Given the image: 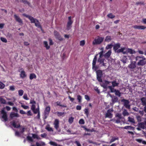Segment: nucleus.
<instances>
[{
  "mask_svg": "<svg viewBox=\"0 0 146 146\" xmlns=\"http://www.w3.org/2000/svg\"><path fill=\"white\" fill-rule=\"evenodd\" d=\"M98 54H96L94 57L92 63V69L94 71H96L97 78L98 81L100 82H102V78L103 76L102 72L100 70H97L98 69V66L96 65Z\"/></svg>",
  "mask_w": 146,
  "mask_h": 146,
  "instance_id": "nucleus-1",
  "label": "nucleus"
},
{
  "mask_svg": "<svg viewBox=\"0 0 146 146\" xmlns=\"http://www.w3.org/2000/svg\"><path fill=\"white\" fill-rule=\"evenodd\" d=\"M136 61L138 60L139 61L137 63V65L139 66H143L146 64L145 58L143 56H137L135 58Z\"/></svg>",
  "mask_w": 146,
  "mask_h": 146,
  "instance_id": "nucleus-2",
  "label": "nucleus"
},
{
  "mask_svg": "<svg viewBox=\"0 0 146 146\" xmlns=\"http://www.w3.org/2000/svg\"><path fill=\"white\" fill-rule=\"evenodd\" d=\"M104 39V38L98 36L97 38H95L93 41L92 44L93 45L99 44L102 43Z\"/></svg>",
  "mask_w": 146,
  "mask_h": 146,
  "instance_id": "nucleus-3",
  "label": "nucleus"
},
{
  "mask_svg": "<svg viewBox=\"0 0 146 146\" xmlns=\"http://www.w3.org/2000/svg\"><path fill=\"white\" fill-rule=\"evenodd\" d=\"M50 110V108L49 106H47L44 111V119H46L48 115Z\"/></svg>",
  "mask_w": 146,
  "mask_h": 146,
  "instance_id": "nucleus-4",
  "label": "nucleus"
},
{
  "mask_svg": "<svg viewBox=\"0 0 146 146\" xmlns=\"http://www.w3.org/2000/svg\"><path fill=\"white\" fill-rule=\"evenodd\" d=\"M54 34L55 38L60 41H62L63 40L62 37L61 36L60 34L56 31H54Z\"/></svg>",
  "mask_w": 146,
  "mask_h": 146,
  "instance_id": "nucleus-5",
  "label": "nucleus"
},
{
  "mask_svg": "<svg viewBox=\"0 0 146 146\" xmlns=\"http://www.w3.org/2000/svg\"><path fill=\"white\" fill-rule=\"evenodd\" d=\"M23 15L24 16L28 18L31 21V23H35L37 20L36 19L34 18L33 17L31 16L27 15L25 14H23Z\"/></svg>",
  "mask_w": 146,
  "mask_h": 146,
  "instance_id": "nucleus-6",
  "label": "nucleus"
},
{
  "mask_svg": "<svg viewBox=\"0 0 146 146\" xmlns=\"http://www.w3.org/2000/svg\"><path fill=\"white\" fill-rule=\"evenodd\" d=\"M140 100L142 105L144 106V111L145 113H146V98L145 97H142L141 98Z\"/></svg>",
  "mask_w": 146,
  "mask_h": 146,
  "instance_id": "nucleus-7",
  "label": "nucleus"
},
{
  "mask_svg": "<svg viewBox=\"0 0 146 146\" xmlns=\"http://www.w3.org/2000/svg\"><path fill=\"white\" fill-rule=\"evenodd\" d=\"M121 102L124 103V106L128 109L130 108V105L129 104V102L128 100L123 99L121 100Z\"/></svg>",
  "mask_w": 146,
  "mask_h": 146,
  "instance_id": "nucleus-8",
  "label": "nucleus"
},
{
  "mask_svg": "<svg viewBox=\"0 0 146 146\" xmlns=\"http://www.w3.org/2000/svg\"><path fill=\"white\" fill-rule=\"evenodd\" d=\"M1 113L3 115L2 118L4 120L6 121L8 120L7 116V113L5 111L4 108L2 109L1 111Z\"/></svg>",
  "mask_w": 146,
  "mask_h": 146,
  "instance_id": "nucleus-9",
  "label": "nucleus"
},
{
  "mask_svg": "<svg viewBox=\"0 0 146 146\" xmlns=\"http://www.w3.org/2000/svg\"><path fill=\"white\" fill-rule=\"evenodd\" d=\"M113 110H108L105 114V118H111L113 117V114L111 113V112H113Z\"/></svg>",
  "mask_w": 146,
  "mask_h": 146,
  "instance_id": "nucleus-10",
  "label": "nucleus"
},
{
  "mask_svg": "<svg viewBox=\"0 0 146 146\" xmlns=\"http://www.w3.org/2000/svg\"><path fill=\"white\" fill-rule=\"evenodd\" d=\"M68 21L67 22V28L68 30L70 29L71 25L73 23V21L71 20V17L70 16L68 18Z\"/></svg>",
  "mask_w": 146,
  "mask_h": 146,
  "instance_id": "nucleus-11",
  "label": "nucleus"
},
{
  "mask_svg": "<svg viewBox=\"0 0 146 146\" xmlns=\"http://www.w3.org/2000/svg\"><path fill=\"white\" fill-rule=\"evenodd\" d=\"M105 60V59L102 58H99L98 60V62L99 63V65L100 66H106L104 62Z\"/></svg>",
  "mask_w": 146,
  "mask_h": 146,
  "instance_id": "nucleus-12",
  "label": "nucleus"
},
{
  "mask_svg": "<svg viewBox=\"0 0 146 146\" xmlns=\"http://www.w3.org/2000/svg\"><path fill=\"white\" fill-rule=\"evenodd\" d=\"M102 83L100 84V85L102 87L104 88L107 87L108 85L111 83V82L108 81L106 80H104L103 81H102Z\"/></svg>",
  "mask_w": 146,
  "mask_h": 146,
  "instance_id": "nucleus-13",
  "label": "nucleus"
},
{
  "mask_svg": "<svg viewBox=\"0 0 146 146\" xmlns=\"http://www.w3.org/2000/svg\"><path fill=\"white\" fill-rule=\"evenodd\" d=\"M139 127L142 129H145L146 128V121L144 122L139 123L138 124Z\"/></svg>",
  "mask_w": 146,
  "mask_h": 146,
  "instance_id": "nucleus-14",
  "label": "nucleus"
},
{
  "mask_svg": "<svg viewBox=\"0 0 146 146\" xmlns=\"http://www.w3.org/2000/svg\"><path fill=\"white\" fill-rule=\"evenodd\" d=\"M14 17L16 21L20 23V24H23V22L22 19L19 17L17 15L15 14L14 15Z\"/></svg>",
  "mask_w": 146,
  "mask_h": 146,
  "instance_id": "nucleus-15",
  "label": "nucleus"
},
{
  "mask_svg": "<svg viewBox=\"0 0 146 146\" xmlns=\"http://www.w3.org/2000/svg\"><path fill=\"white\" fill-rule=\"evenodd\" d=\"M113 49L116 52L118 49L120 47V44L119 43H116L113 45Z\"/></svg>",
  "mask_w": 146,
  "mask_h": 146,
  "instance_id": "nucleus-16",
  "label": "nucleus"
},
{
  "mask_svg": "<svg viewBox=\"0 0 146 146\" xmlns=\"http://www.w3.org/2000/svg\"><path fill=\"white\" fill-rule=\"evenodd\" d=\"M59 121L58 119H56L55 120L54 123V127L56 130H57L59 127Z\"/></svg>",
  "mask_w": 146,
  "mask_h": 146,
  "instance_id": "nucleus-17",
  "label": "nucleus"
},
{
  "mask_svg": "<svg viewBox=\"0 0 146 146\" xmlns=\"http://www.w3.org/2000/svg\"><path fill=\"white\" fill-rule=\"evenodd\" d=\"M133 27L136 29H144L146 28V27L143 26H138L135 25L133 26Z\"/></svg>",
  "mask_w": 146,
  "mask_h": 146,
  "instance_id": "nucleus-18",
  "label": "nucleus"
},
{
  "mask_svg": "<svg viewBox=\"0 0 146 146\" xmlns=\"http://www.w3.org/2000/svg\"><path fill=\"white\" fill-rule=\"evenodd\" d=\"M125 49V48L123 47L121 48V49H118L117 50V52H116L118 53L120 52H122L124 54H126V52H125V51H124V50Z\"/></svg>",
  "mask_w": 146,
  "mask_h": 146,
  "instance_id": "nucleus-19",
  "label": "nucleus"
},
{
  "mask_svg": "<svg viewBox=\"0 0 146 146\" xmlns=\"http://www.w3.org/2000/svg\"><path fill=\"white\" fill-rule=\"evenodd\" d=\"M111 53V50H110L104 55V56L106 58H108L110 56Z\"/></svg>",
  "mask_w": 146,
  "mask_h": 146,
  "instance_id": "nucleus-20",
  "label": "nucleus"
},
{
  "mask_svg": "<svg viewBox=\"0 0 146 146\" xmlns=\"http://www.w3.org/2000/svg\"><path fill=\"white\" fill-rule=\"evenodd\" d=\"M136 67L135 62H131V63L128 66V67L131 69H133Z\"/></svg>",
  "mask_w": 146,
  "mask_h": 146,
  "instance_id": "nucleus-21",
  "label": "nucleus"
},
{
  "mask_svg": "<svg viewBox=\"0 0 146 146\" xmlns=\"http://www.w3.org/2000/svg\"><path fill=\"white\" fill-rule=\"evenodd\" d=\"M27 75L25 72L23 70L21 71L20 74V77L22 78H24Z\"/></svg>",
  "mask_w": 146,
  "mask_h": 146,
  "instance_id": "nucleus-22",
  "label": "nucleus"
},
{
  "mask_svg": "<svg viewBox=\"0 0 146 146\" xmlns=\"http://www.w3.org/2000/svg\"><path fill=\"white\" fill-rule=\"evenodd\" d=\"M35 24L36 26L41 29H42V26L40 24V23L38 20H36V22L35 23Z\"/></svg>",
  "mask_w": 146,
  "mask_h": 146,
  "instance_id": "nucleus-23",
  "label": "nucleus"
},
{
  "mask_svg": "<svg viewBox=\"0 0 146 146\" xmlns=\"http://www.w3.org/2000/svg\"><path fill=\"white\" fill-rule=\"evenodd\" d=\"M118 99L117 97L116 96H114L112 98L111 101L113 104L117 102Z\"/></svg>",
  "mask_w": 146,
  "mask_h": 146,
  "instance_id": "nucleus-24",
  "label": "nucleus"
},
{
  "mask_svg": "<svg viewBox=\"0 0 146 146\" xmlns=\"http://www.w3.org/2000/svg\"><path fill=\"white\" fill-rule=\"evenodd\" d=\"M121 60L124 63H126L127 60V56H123Z\"/></svg>",
  "mask_w": 146,
  "mask_h": 146,
  "instance_id": "nucleus-25",
  "label": "nucleus"
},
{
  "mask_svg": "<svg viewBox=\"0 0 146 146\" xmlns=\"http://www.w3.org/2000/svg\"><path fill=\"white\" fill-rule=\"evenodd\" d=\"M10 116L11 118H13L14 117H19V115L17 113H11L10 114Z\"/></svg>",
  "mask_w": 146,
  "mask_h": 146,
  "instance_id": "nucleus-26",
  "label": "nucleus"
},
{
  "mask_svg": "<svg viewBox=\"0 0 146 146\" xmlns=\"http://www.w3.org/2000/svg\"><path fill=\"white\" fill-rule=\"evenodd\" d=\"M114 92L116 96L119 97H120L121 96V93L119 90L115 89L114 90Z\"/></svg>",
  "mask_w": 146,
  "mask_h": 146,
  "instance_id": "nucleus-27",
  "label": "nucleus"
},
{
  "mask_svg": "<svg viewBox=\"0 0 146 146\" xmlns=\"http://www.w3.org/2000/svg\"><path fill=\"white\" fill-rule=\"evenodd\" d=\"M12 125H13L14 127L16 128H18L20 127V125H17L15 121H13L11 123Z\"/></svg>",
  "mask_w": 146,
  "mask_h": 146,
  "instance_id": "nucleus-28",
  "label": "nucleus"
},
{
  "mask_svg": "<svg viewBox=\"0 0 146 146\" xmlns=\"http://www.w3.org/2000/svg\"><path fill=\"white\" fill-rule=\"evenodd\" d=\"M36 76L35 74L34 73L31 74L30 75L29 78L30 80H32L34 78L36 79Z\"/></svg>",
  "mask_w": 146,
  "mask_h": 146,
  "instance_id": "nucleus-29",
  "label": "nucleus"
},
{
  "mask_svg": "<svg viewBox=\"0 0 146 146\" xmlns=\"http://www.w3.org/2000/svg\"><path fill=\"white\" fill-rule=\"evenodd\" d=\"M111 83L112 84V86L114 87L116 86H118L119 83L116 82L115 80L111 82Z\"/></svg>",
  "mask_w": 146,
  "mask_h": 146,
  "instance_id": "nucleus-30",
  "label": "nucleus"
},
{
  "mask_svg": "<svg viewBox=\"0 0 146 146\" xmlns=\"http://www.w3.org/2000/svg\"><path fill=\"white\" fill-rule=\"evenodd\" d=\"M134 51L130 48H127L126 51H125V52H126V54L129 53L130 54H132L134 53Z\"/></svg>",
  "mask_w": 146,
  "mask_h": 146,
  "instance_id": "nucleus-31",
  "label": "nucleus"
},
{
  "mask_svg": "<svg viewBox=\"0 0 146 146\" xmlns=\"http://www.w3.org/2000/svg\"><path fill=\"white\" fill-rule=\"evenodd\" d=\"M122 114L124 116L129 115V113L127 111L126 109H124L122 113Z\"/></svg>",
  "mask_w": 146,
  "mask_h": 146,
  "instance_id": "nucleus-32",
  "label": "nucleus"
},
{
  "mask_svg": "<svg viewBox=\"0 0 146 146\" xmlns=\"http://www.w3.org/2000/svg\"><path fill=\"white\" fill-rule=\"evenodd\" d=\"M113 45L112 44H109L107 45L106 46V47L105 49L106 50H108L111 49L112 48V46H113Z\"/></svg>",
  "mask_w": 146,
  "mask_h": 146,
  "instance_id": "nucleus-33",
  "label": "nucleus"
},
{
  "mask_svg": "<svg viewBox=\"0 0 146 146\" xmlns=\"http://www.w3.org/2000/svg\"><path fill=\"white\" fill-rule=\"evenodd\" d=\"M55 113H56L57 115L59 117L62 116L64 114V112L60 111H57Z\"/></svg>",
  "mask_w": 146,
  "mask_h": 146,
  "instance_id": "nucleus-34",
  "label": "nucleus"
},
{
  "mask_svg": "<svg viewBox=\"0 0 146 146\" xmlns=\"http://www.w3.org/2000/svg\"><path fill=\"white\" fill-rule=\"evenodd\" d=\"M108 17L112 19L115 17V15H113L112 13H110L108 14L107 15Z\"/></svg>",
  "mask_w": 146,
  "mask_h": 146,
  "instance_id": "nucleus-35",
  "label": "nucleus"
},
{
  "mask_svg": "<svg viewBox=\"0 0 146 146\" xmlns=\"http://www.w3.org/2000/svg\"><path fill=\"white\" fill-rule=\"evenodd\" d=\"M44 47L46 48V49H48L50 48V46H48V43L47 41H44Z\"/></svg>",
  "mask_w": 146,
  "mask_h": 146,
  "instance_id": "nucleus-36",
  "label": "nucleus"
},
{
  "mask_svg": "<svg viewBox=\"0 0 146 146\" xmlns=\"http://www.w3.org/2000/svg\"><path fill=\"white\" fill-rule=\"evenodd\" d=\"M34 114H36L38 113L39 112H40L39 109V106H38L37 108L35 109L33 111H32Z\"/></svg>",
  "mask_w": 146,
  "mask_h": 146,
  "instance_id": "nucleus-37",
  "label": "nucleus"
},
{
  "mask_svg": "<svg viewBox=\"0 0 146 146\" xmlns=\"http://www.w3.org/2000/svg\"><path fill=\"white\" fill-rule=\"evenodd\" d=\"M111 40L110 36H107L106 38L105 41L107 42H109Z\"/></svg>",
  "mask_w": 146,
  "mask_h": 146,
  "instance_id": "nucleus-38",
  "label": "nucleus"
},
{
  "mask_svg": "<svg viewBox=\"0 0 146 146\" xmlns=\"http://www.w3.org/2000/svg\"><path fill=\"white\" fill-rule=\"evenodd\" d=\"M18 92L19 95L20 96H21L23 95L24 91L23 90L21 89L18 90Z\"/></svg>",
  "mask_w": 146,
  "mask_h": 146,
  "instance_id": "nucleus-39",
  "label": "nucleus"
},
{
  "mask_svg": "<svg viewBox=\"0 0 146 146\" xmlns=\"http://www.w3.org/2000/svg\"><path fill=\"white\" fill-rule=\"evenodd\" d=\"M128 121L129 122H131L133 123H135V121L133 118L129 117H128Z\"/></svg>",
  "mask_w": 146,
  "mask_h": 146,
  "instance_id": "nucleus-40",
  "label": "nucleus"
},
{
  "mask_svg": "<svg viewBox=\"0 0 146 146\" xmlns=\"http://www.w3.org/2000/svg\"><path fill=\"white\" fill-rule=\"evenodd\" d=\"M49 126V125L48 126H47L45 129L48 131H53V130L52 129L51 127H50Z\"/></svg>",
  "mask_w": 146,
  "mask_h": 146,
  "instance_id": "nucleus-41",
  "label": "nucleus"
},
{
  "mask_svg": "<svg viewBox=\"0 0 146 146\" xmlns=\"http://www.w3.org/2000/svg\"><path fill=\"white\" fill-rule=\"evenodd\" d=\"M5 87V85L2 82L0 81V89H3Z\"/></svg>",
  "mask_w": 146,
  "mask_h": 146,
  "instance_id": "nucleus-42",
  "label": "nucleus"
},
{
  "mask_svg": "<svg viewBox=\"0 0 146 146\" xmlns=\"http://www.w3.org/2000/svg\"><path fill=\"white\" fill-rule=\"evenodd\" d=\"M118 137H113L110 140V143L113 142L116 140H118Z\"/></svg>",
  "mask_w": 146,
  "mask_h": 146,
  "instance_id": "nucleus-43",
  "label": "nucleus"
},
{
  "mask_svg": "<svg viewBox=\"0 0 146 146\" xmlns=\"http://www.w3.org/2000/svg\"><path fill=\"white\" fill-rule=\"evenodd\" d=\"M74 118L72 117H70L68 119V122L69 123H72L74 121Z\"/></svg>",
  "mask_w": 146,
  "mask_h": 146,
  "instance_id": "nucleus-44",
  "label": "nucleus"
},
{
  "mask_svg": "<svg viewBox=\"0 0 146 146\" xmlns=\"http://www.w3.org/2000/svg\"><path fill=\"white\" fill-rule=\"evenodd\" d=\"M82 97L80 95H78L77 96V100H78V102L79 103H80L81 102V100H82Z\"/></svg>",
  "mask_w": 146,
  "mask_h": 146,
  "instance_id": "nucleus-45",
  "label": "nucleus"
},
{
  "mask_svg": "<svg viewBox=\"0 0 146 146\" xmlns=\"http://www.w3.org/2000/svg\"><path fill=\"white\" fill-rule=\"evenodd\" d=\"M32 137L34 138H36L37 139H40V138L38 137L37 135L36 134H32Z\"/></svg>",
  "mask_w": 146,
  "mask_h": 146,
  "instance_id": "nucleus-46",
  "label": "nucleus"
},
{
  "mask_svg": "<svg viewBox=\"0 0 146 146\" xmlns=\"http://www.w3.org/2000/svg\"><path fill=\"white\" fill-rule=\"evenodd\" d=\"M0 39L3 42H5V43H7V40L5 38L1 37L0 38Z\"/></svg>",
  "mask_w": 146,
  "mask_h": 146,
  "instance_id": "nucleus-47",
  "label": "nucleus"
},
{
  "mask_svg": "<svg viewBox=\"0 0 146 146\" xmlns=\"http://www.w3.org/2000/svg\"><path fill=\"white\" fill-rule=\"evenodd\" d=\"M49 144L51 145L55 146H57V144L55 142L51 141L49 142Z\"/></svg>",
  "mask_w": 146,
  "mask_h": 146,
  "instance_id": "nucleus-48",
  "label": "nucleus"
},
{
  "mask_svg": "<svg viewBox=\"0 0 146 146\" xmlns=\"http://www.w3.org/2000/svg\"><path fill=\"white\" fill-rule=\"evenodd\" d=\"M84 111L85 112V114H86V116H87L89 114V111H88V108H86L84 110Z\"/></svg>",
  "mask_w": 146,
  "mask_h": 146,
  "instance_id": "nucleus-49",
  "label": "nucleus"
},
{
  "mask_svg": "<svg viewBox=\"0 0 146 146\" xmlns=\"http://www.w3.org/2000/svg\"><path fill=\"white\" fill-rule=\"evenodd\" d=\"M104 51L102 50V51L100 52L99 54L100 55L99 57V58H102L103 56H104L103 55Z\"/></svg>",
  "mask_w": 146,
  "mask_h": 146,
  "instance_id": "nucleus-50",
  "label": "nucleus"
},
{
  "mask_svg": "<svg viewBox=\"0 0 146 146\" xmlns=\"http://www.w3.org/2000/svg\"><path fill=\"white\" fill-rule=\"evenodd\" d=\"M21 107L25 109H27L29 108V107L28 106H25L24 105L22 104L21 105Z\"/></svg>",
  "mask_w": 146,
  "mask_h": 146,
  "instance_id": "nucleus-51",
  "label": "nucleus"
},
{
  "mask_svg": "<svg viewBox=\"0 0 146 146\" xmlns=\"http://www.w3.org/2000/svg\"><path fill=\"white\" fill-rule=\"evenodd\" d=\"M0 101L1 104H6V100L4 99L1 98L0 99Z\"/></svg>",
  "mask_w": 146,
  "mask_h": 146,
  "instance_id": "nucleus-52",
  "label": "nucleus"
},
{
  "mask_svg": "<svg viewBox=\"0 0 146 146\" xmlns=\"http://www.w3.org/2000/svg\"><path fill=\"white\" fill-rule=\"evenodd\" d=\"M85 43V42L84 40H81L80 42V45L83 46L84 45Z\"/></svg>",
  "mask_w": 146,
  "mask_h": 146,
  "instance_id": "nucleus-53",
  "label": "nucleus"
},
{
  "mask_svg": "<svg viewBox=\"0 0 146 146\" xmlns=\"http://www.w3.org/2000/svg\"><path fill=\"white\" fill-rule=\"evenodd\" d=\"M79 123L80 124H84V121L83 119H82L80 120Z\"/></svg>",
  "mask_w": 146,
  "mask_h": 146,
  "instance_id": "nucleus-54",
  "label": "nucleus"
},
{
  "mask_svg": "<svg viewBox=\"0 0 146 146\" xmlns=\"http://www.w3.org/2000/svg\"><path fill=\"white\" fill-rule=\"evenodd\" d=\"M23 98L26 100H29V98L27 97V95L26 94H24L23 97Z\"/></svg>",
  "mask_w": 146,
  "mask_h": 146,
  "instance_id": "nucleus-55",
  "label": "nucleus"
},
{
  "mask_svg": "<svg viewBox=\"0 0 146 146\" xmlns=\"http://www.w3.org/2000/svg\"><path fill=\"white\" fill-rule=\"evenodd\" d=\"M85 98L88 101H89L90 100V97L88 95H85L84 96Z\"/></svg>",
  "mask_w": 146,
  "mask_h": 146,
  "instance_id": "nucleus-56",
  "label": "nucleus"
},
{
  "mask_svg": "<svg viewBox=\"0 0 146 146\" xmlns=\"http://www.w3.org/2000/svg\"><path fill=\"white\" fill-rule=\"evenodd\" d=\"M115 116L116 117H118L119 119L122 118L121 115V114L117 113L116 114Z\"/></svg>",
  "mask_w": 146,
  "mask_h": 146,
  "instance_id": "nucleus-57",
  "label": "nucleus"
},
{
  "mask_svg": "<svg viewBox=\"0 0 146 146\" xmlns=\"http://www.w3.org/2000/svg\"><path fill=\"white\" fill-rule=\"evenodd\" d=\"M9 90L12 91H14L15 90V87L14 86H11L9 87Z\"/></svg>",
  "mask_w": 146,
  "mask_h": 146,
  "instance_id": "nucleus-58",
  "label": "nucleus"
},
{
  "mask_svg": "<svg viewBox=\"0 0 146 146\" xmlns=\"http://www.w3.org/2000/svg\"><path fill=\"white\" fill-rule=\"evenodd\" d=\"M7 37L9 38H12L13 37V34L10 33H8L7 34Z\"/></svg>",
  "mask_w": 146,
  "mask_h": 146,
  "instance_id": "nucleus-59",
  "label": "nucleus"
},
{
  "mask_svg": "<svg viewBox=\"0 0 146 146\" xmlns=\"http://www.w3.org/2000/svg\"><path fill=\"white\" fill-rule=\"evenodd\" d=\"M27 139L29 141H30L31 142H32L33 141V140L32 137L29 136H28L27 137Z\"/></svg>",
  "mask_w": 146,
  "mask_h": 146,
  "instance_id": "nucleus-60",
  "label": "nucleus"
},
{
  "mask_svg": "<svg viewBox=\"0 0 146 146\" xmlns=\"http://www.w3.org/2000/svg\"><path fill=\"white\" fill-rule=\"evenodd\" d=\"M136 5H144V3L143 2H137L136 4Z\"/></svg>",
  "mask_w": 146,
  "mask_h": 146,
  "instance_id": "nucleus-61",
  "label": "nucleus"
},
{
  "mask_svg": "<svg viewBox=\"0 0 146 146\" xmlns=\"http://www.w3.org/2000/svg\"><path fill=\"white\" fill-rule=\"evenodd\" d=\"M35 109V104H33L31 107V109L32 111H33Z\"/></svg>",
  "mask_w": 146,
  "mask_h": 146,
  "instance_id": "nucleus-62",
  "label": "nucleus"
},
{
  "mask_svg": "<svg viewBox=\"0 0 146 146\" xmlns=\"http://www.w3.org/2000/svg\"><path fill=\"white\" fill-rule=\"evenodd\" d=\"M76 109L77 110H81V107L80 106L78 105L76 107Z\"/></svg>",
  "mask_w": 146,
  "mask_h": 146,
  "instance_id": "nucleus-63",
  "label": "nucleus"
},
{
  "mask_svg": "<svg viewBox=\"0 0 146 146\" xmlns=\"http://www.w3.org/2000/svg\"><path fill=\"white\" fill-rule=\"evenodd\" d=\"M75 143L77 145V146H81V144L78 141H75Z\"/></svg>",
  "mask_w": 146,
  "mask_h": 146,
  "instance_id": "nucleus-64",
  "label": "nucleus"
}]
</instances>
